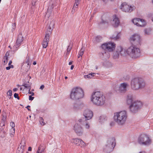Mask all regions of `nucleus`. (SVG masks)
<instances>
[{
  "instance_id": "nucleus-1",
  "label": "nucleus",
  "mask_w": 153,
  "mask_h": 153,
  "mask_svg": "<svg viewBox=\"0 0 153 153\" xmlns=\"http://www.w3.org/2000/svg\"><path fill=\"white\" fill-rule=\"evenodd\" d=\"M91 100L94 105L102 106L105 103V97L102 93L100 92H94L91 94Z\"/></svg>"
},
{
  "instance_id": "nucleus-2",
  "label": "nucleus",
  "mask_w": 153,
  "mask_h": 153,
  "mask_svg": "<svg viewBox=\"0 0 153 153\" xmlns=\"http://www.w3.org/2000/svg\"><path fill=\"white\" fill-rule=\"evenodd\" d=\"M127 117V111H123L115 113L114 119V121L118 125L122 126L125 124Z\"/></svg>"
},
{
  "instance_id": "nucleus-3",
  "label": "nucleus",
  "mask_w": 153,
  "mask_h": 153,
  "mask_svg": "<svg viewBox=\"0 0 153 153\" xmlns=\"http://www.w3.org/2000/svg\"><path fill=\"white\" fill-rule=\"evenodd\" d=\"M145 81L142 78H134L131 81V88L134 90H138L142 89L145 87Z\"/></svg>"
},
{
  "instance_id": "nucleus-4",
  "label": "nucleus",
  "mask_w": 153,
  "mask_h": 153,
  "mask_svg": "<svg viewBox=\"0 0 153 153\" xmlns=\"http://www.w3.org/2000/svg\"><path fill=\"white\" fill-rule=\"evenodd\" d=\"M84 96L83 90L81 88L78 87L73 88L70 94V98L72 100H74L82 98Z\"/></svg>"
},
{
  "instance_id": "nucleus-5",
  "label": "nucleus",
  "mask_w": 153,
  "mask_h": 153,
  "mask_svg": "<svg viewBox=\"0 0 153 153\" xmlns=\"http://www.w3.org/2000/svg\"><path fill=\"white\" fill-rule=\"evenodd\" d=\"M126 51L127 54L132 58H137L140 54V49L135 45L131 46L128 48Z\"/></svg>"
},
{
  "instance_id": "nucleus-6",
  "label": "nucleus",
  "mask_w": 153,
  "mask_h": 153,
  "mask_svg": "<svg viewBox=\"0 0 153 153\" xmlns=\"http://www.w3.org/2000/svg\"><path fill=\"white\" fill-rule=\"evenodd\" d=\"M138 142L141 145L148 146L151 144L152 140L148 135L141 134L138 138Z\"/></svg>"
},
{
  "instance_id": "nucleus-7",
  "label": "nucleus",
  "mask_w": 153,
  "mask_h": 153,
  "mask_svg": "<svg viewBox=\"0 0 153 153\" xmlns=\"http://www.w3.org/2000/svg\"><path fill=\"white\" fill-rule=\"evenodd\" d=\"M115 145V142L114 138H109L103 147V151L106 153L110 152L112 151Z\"/></svg>"
},
{
  "instance_id": "nucleus-8",
  "label": "nucleus",
  "mask_w": 153,
  "mask_h": 153,
  "mask_svg": "<svg viewBox=\"0 0 153 153\" xmlns=\"http://www.w3.org/2000/svg\"><path fill=\"white\" fill-rule=\"evenodd\" d=\"M143 105L142 103L140 101H135L132 103L129 106L130 111L135 113L140 110Z\"/></svg>"
},
{
  "instance_id": "nucleus-9",
  "label": "nucleus",
  "mask_w": 153,
  "mask_h": 153,
  "mask_svg": "<svg viewBox=\"0 0 153 153\" xmlns=\"http://www.w3.org/2000/svg\"><path fill=\"white\" fill-rule=\"evenodd\" d=\"M120 7L122 11L127 13H131L135 8V6L129 5L126 2L122 3Z\"/></svg>"
},
{
  "instance_id": "nucleus-10",
  "label": "nucleus",
  "mask_w": 153,
  "mask_h": 153,
  "mask_svg": "<svg viewBox=\"0 0 153 153\" xmlns=\"http://www.w3.org/2000/svg\"><path fill=\"white\" fill-rule=\"evenodd\" d=\"M102 49L108 52H112L115 48V44L111 42L105 43L102 45Z\"/></svg>"
},
{
  "instance_id": "nucleus-11",
  "label": "nucleus",
  "mask_w": 153,
  "mask_h": 153,
  "mask_svg": "<svg viewBox=\"0 0 153 153\" xmlns=\"http://www.w3.org/2000/svg\"><path fill=\"white\" fill-rule=\"evenodd\" d=\"M126 54V51L123 50L122 47L118 46L117 48L116 51L113 53V57L115 59H118L120 55L124 56Z\"/></svg>"
},
{
  "instance_id": "nucleus-12",
  "label": "nucleus",
  "mask_w": 153,
  "mask_h": 153,
  "mask_svg": "<svg viewBox=\"0 0 153 153\" xmlns=\"http://www.w3.org/2000/svg\"><path fill=\"white\" fill-rule=\"evenodd\" d=\"M73 129L76 134L78 136L82 135L83 132V129L80 124L76 123L74 126Z\"/></svg>"
},
{
  "instance_id": "nucleus-13",
  "label": "nucleus",
  "mask_w": 153,
  "mask_h": 153,
  "mask_svg": "<svg viewBox=\"0 0 153 153\" xmlns=\"http://www.w3.org/2000/svg\"><path fill=\"white\" fill-rule=\"evenodd\" d=\"M130 39L131 42L133 44L137 45L140 44V36L137 34H134L131 36Z\"/></svg>"
},
{
  "instance_id": "nucleus-14",
  "label": "nucleus",
  "mask_w": 153,
  "mask_h": 153,
  "mask_svg": "<svg viewBox=\"0 0 153 153\" xmlns=\"http://www.w3.org/2000/svg\"><path fill=\"white\" fill-rule=\"evenodd\" d=\"M83 116L85 118V120H88L92 118L93 116V114L92 111L87 109L84 111Z\"/></svg>"
},
{
  "instance_id": "nucleus-15",
  "label": "nucleus",
  "mask_w": 153,
  "mask_h": 153,
  "mask_svg": "<svg viewBox=\"0 0 153 153\" xmlns=\"http://www.w3.org/2000/svg\"><path fill=\"white\" fill-rule=\"evenodd\" d=\"M128 85V84L126 83L123 82L121 83L119 87V92L121 93H125L127 91V88Z\"/></svg>"
},
{
  "instance_id": "nucleus-16",
  "label": "nucleus",
  "mask_w": 153,
  "mask_h": 153,
  "mask_svg": "<svg viewBox=\"0 0 153 153\" xmlns=\"http://www.w3.org/2000/svg\"><path fill=\"white\" fill-rule=\"evenodd\" d=\"M23 37L22 36V34L20 33L19 34L18 36L16 45L13 46V48L15 50H17V48L20 46L21 42L23 41Z\"/></svg>"
},
{
  "instance_id": "nucleus-17",
  "label": "nucleus",
  "mask_w": 153,
  "mask_h": 153,
  "mask_svg": "<svg viewBox=\"0 0 153 153\" xmlns=\"http://www.w3.org/2000/svg\"><path fill=\"white\" fill-rule=\"evenodd\" d=\"M72 140L73 142L75 144L81 147L84 146L85 144L84 142L80 139L78 138H73Z\"/></svg>"
},
{
  "instance_id": "nucleus-18",
  "label": "nucleus",
  "mask_w": 153,
  "mask_h": 153,
  "mask_svg": "<svg viewBox=\"0 0 153 153\" xmlns=\"http://www.w3.org/2000/svg\"><path fill=\"white\" fill-rule=\"evenodd\" d=\"M55 21L54 20H52L51 21L47 29L46 34L50 35L52 30L54 28Z\"/></svg>"
},
{
  "instance_id": "nucleus-19",
  "label": "nucleus",
  "mask_w": 153,
  "mask_h": 153,
  "mask_svg": "<svg viewBox=\"0 0 153 153\" xmlns=\"http://www.w3.org/2000/svg\"><path fill=\"white\" fill-rule=\"evenodd\" d=\"M50 35L46 34L45 37L42 43L43 47L44 48H46L48 46L49 40Z\"/></svg>"
},
{
  "instance_id": "nucleus-20",
  "label": "nucleus",
  "mask_w": 153,
  "mask_h": 153,
  "mask_svg": "<svg viewBox=\"0 0 153 153\" xmlns=\"http://www.w3.org/2000/svg\"><path fill=\"white\" fill-rule=\"evenodd\" d=\"M134 100V98L133 94H128L127 95L126 102V103L128 105H130L132 104Z\"/></svg>"
},
{
  "instance_id": "nucleus-21",
  "label": "nucleus",
  "mask_w": 153,
  "mask_h": 153,
  "mask_svg": "<svg viewBox=\"0 0 153 153\" xmlns=\"http://www.w3.org/2000/svg\"><path fill=\"white\" fill-rule=\"evenodd\" d=\"M112 24L115 27H117L120 24L119 19L115 15L114 16V19Z\"/></svg>"
},
{
  "instance_id": "nucleus-22",
  "label": "nucleus",
  "mask_w": 153,
  "mask_h": 153,
  "mask_svg": "<svg viewBox=\"0 0 153 153\" xmlns=\"http://www.w3.org/2000/svg\"><path fill=\"white\" fill-rule=\"evenodd\" d=\"M9 52V51H7L3 59V64L4 65H6L8 62V57L10 55Z\"/></svg>"
},
{
  "instance_id": "nucleus-23",
  "label": "nucleus",
  "mask_w": 153,
  "mask_h": 153,
  "mask_svg": "<svg viewBox=\"0 0 153 153\" xmlns=\"http://www.w3.org/2000/svg\"><path fill=\"white\" fill-rule=\"evenodd\" d=\"M146 22L144 19L140 18L137 26L144 27L146 25Z\"/></svg>"
},
{
  "instance_id": "nucleus-24",
  "label": "nucleus",
  "mask_w": 153,
  "mask_h": 153,
  "mask_svg": "<svg viewBox=\"0 0 153 153\" xmlns=\"http://www.w3.org/2000/svg\"><path fill=\"white\" fill-rule=\"evenodd\" d=\"M31 85V83H30L29 81L26 83H24L22 85V86L25 87V88L29 90H30Z\"/></svg>"
},
{
  "instance_id": "nucleus-25",
  "label": "nucleus",
  "mask_w": 153,
  "mask_h": 153,
  "mask_svg": "<svg viewBox=\"0 0 153 153\" xmlns=\"http://www.w3.org/2000/svg\"><path fill=\"white\" fill-rule=\"evenodd\" d=\"M37 0H32L31 3V9L34 11L36 7V4L37 3Z\"/></svg>"
},
{
  "instance_id": "nucleus-26",
  "label": "nucleus",
  "mask_w": 153,
  "mask_h": 153,
  "mask_svg": "<svg viewBox=\"0 0 153 153\" xmlns=\"http://www.w3.org/2000/svg\"><path fill=\"white\" fill-rule=\"evenodd\" d=\"M152 29L150 28H146L144 29V32L145 35H149L151 33Z\"/></svg>"
},
{
  "instance_id": "nucleus-27",
  "label": "nucleus",
  "mask_w": 153,
  "mask_h": 153,
  "mask_svg": "<svg viewBox=\"0 0 153 153\" xmlns=\"http://www.w3.org/2000/svg\"><path fill=\"white\" fill-rule=\"evenodd\" d=\"M102 40V38L101 36H97L93 39V42L95 43H97L101 42Z\"/></svg>"
},
{
  "instance_id": "nucleus-28",
  "label": "nucleus",
  "mask_w": 153,
  "mask_h": 153,
  "mask_svg": "<svg viewBox=\"0 0 153 153\" xmlns=\"http://www.w3.org/2000/svg\"><path fill=\"white\" fill-rule=\"evenodd\" d=\"M80 1V0H75V2L74 5L73 7V9L75 10L76 8L78 6L79 4V2Z\"/></svg>"
},
{
  "instance_id": "nucleus-29",
  "label": "nucleus",
  "mask_w": 153,
  "mask_h": 153,
  "mask_svg": "<svg viewBox=\"0 0 153 153\" xmlns=\"http://www.w3.org/2000/svg\"><path fill=\"white\" fill-rule=\"evenodd\" d=\"M120 37V35H119L118 33H116L114 34L111 37V39H113L114 40H117Z\"/></svg>"
},
{
  "instance_id": "nucleus-30",
  "label": "nucleus",
  "mask_w": 153,
  "mask_h": 153,
  "mask_svg": "<svg viewBox=\"0 0 153 153\" xmlns=\"http://www.w3.org/2000/svg\"><path fill=\"white\" fill-rule=\"evenodd\" d=\"M6 133V131L4 130L3 128H2L1 129H0V136L2 137L5 136Z\"/></svg>"
},
{
  "instance_id": "nucleus-31",
  "label": "nucleus",
  "mask_w": 153,
  "mask_h": 153,
  "mask_svg": "<svg viewBox=\"0 0 153 153\" xmlns=\"http://www.w3.org/2000/svg\"><path fill=\"white\" fill-rule=\"evenodd\" d=\"M106 120V117L104 116H100L99 118V122L100 123H102Z\"/></svg>"
},
{
  "instance_id": "nucleus-32",
  "label": "nucleus",
  "mask_w": 153,
  "mask_h": 153,
  "mask_svg": "<svg viewBox=\"0 0 153 153\" xmlns=\"http://www.w3.org/2000/svg\"><path fill=\"white\" fill-rule=\"evenodd\" d=\"M140 19V18H134L132 19V22L135 25H136L137 26Z\"/></svg>"
},
{
  "instance_id": "nucleus-33",
  "label": "nucleus",
  "mask_w": 153,
  "mask_h": 153,
  "mask_svg": "<svg viewBox=\"0 0 153 153\" xmlns=\"http://www.w3.org/2000/svg\"><path fill=\"white\" fill-rule=\"evenodd\" d=\"M7 115V114L5 112H4L2 114V118L1 120L4 121H6Z\"/></svg>"
},
{
  "instance_id": "nucleus-34",
  "label": "nucleus",
  "mask_w": 153,
  "mask_h": 153,
  "mask_svg": "<svg viewBox=\"0 0 153 153\" xmlns=\"http://www.w3.org/2000/svg\"><path fill=\"white\" fill-rule=\"evenodd\" d=\"M44 149L42 146L40 145L36 153H41L43 152Z\"/></svg>"
},
{
  "instance_id": "nucleus-35",
  "label": "nucleus",
  "mask_w": 153,
  "mask_h": 153,
  "mask_svg": "<svg viewBox=\"0 0 153 153\" xmlns=\"http://www.w3.org/2000/svg\"><path fill=\"white\" fill-rule=\"evenodd\" d=\"M80 105L77 104H74V105L73 108L75 110H78L80 109Z\"/></svg>"
},
{
  "instance_id": "nucleus-36",
  "label": "nucleus",
  "mask_w": 153,
  "mask_h": 153,
  "mask_svg": "<svg viewBox=\"0 0 153 153\" xmlns=\"http://www.w3.org/2000/svg\"><path fill=\"white\" fill-rule=\"evenodd\" d=\"M85 123V124L84 125L85 128L87 129H89L90 128V124L88 122H86Z\"/></svg>"
},
{
  "instance_id": "nucleus-37",
  "label": "nucleus",
  "mask_w": 153,
  "mask_h": 153,
  "mask_svg": "<svg viewBox=\"0 0 153 153\" xmlns=\"http://www.w3.org/2000/svg\"><path fill=\"white\" fill-rule=\"evenodd\" d=\"M72 47L71 46H70V45H69L67 49V52L66 53V54H68L69 53H70V51H71V49H72Z\"/></svg>"
},
{
  "instance_id": "nucleus-38",
  "label": "nucleus",
  "mask_w": 153,
  "mask_h": 153,
  "mask_svg": "<svg viewBox=\"0 0 153 153\" xmlns=\"http://www.w3.org/2000/svg\"><path fill=\"white\" fill-rule=\"evenodd\" d=\"M84 49L83 48H82L79 53V56H80L81 57H82V56L83 55L84 53Z\"/></svg>"
},
{
  "instance_id": "nucleus-39",
  "label": "nucleus",
  "mask_w": 153,
  "mask_h": 153,
  "mask_svg": "<svg viewBox=\"0 0 153 153\" xmlns=\"http://www.w3.org/2000/svg\"><path fill=\"white\" fill-rule=\"evenodd\" d=\"M108 22V21H105L103 19H102L101 22L99 23V25H101V24H105L106 23H107Z\"/></svg>"
},
{
  "instance_id": "nucleus-40",
  "label": "nucleus",
  "mask_w": 153,
  "mask_h": 153,
  "mask_svg": "<svg viewBox=\"0 0 153 153\" xmlns=\"http://www.w3.org/2000/svg\"><path fill=\"white\" fill-rule=\"evenodd\" d=\"M92 75H91V74H90L87 75H85L84 76V77L85 79L87 78H92Z\"/></svg>"
},
{
  "instance_id": "nucleus-41",
  "label": "nucleus",
  "mask_w": 153,
  "mask_h": 153,
  "mask_svg": "<svg viewBox=\"0 0 153 153\" xmlns=\"http://www.w3.org/2000/svg\"><path fill=\"white\" fill-rule=\"evenodd\" d=\"M7 96H10V97L9 98H11V96L12 94V91L11 90H9L7 93Z\"/></svg>"
},
{
  "instance_id": "nucleus-42",
  "label": "nucleus",
  "mask_w": 153,
  "mask_h": 153,
  "mask_svg": "<svg viewBox=\"0 0 153 153\" xmlns=\"http://www.w3.org/2000/svg\"><path fill=\"white\" fill-rule=\"evenodd\" d=\"M6 121H4L1 120V123L0 124V125L1 126V127L3 128V126H5L6 124Z\"/></svg>"
},
{
  "instance_id": "nucleus-43",
  "label": "nucleus",
  "mask_w": 153,
  "mask_h": 153,
  "mask_svg": "<svg viewBox=\"0 0 153 153\" xmlns=\"http://www.w3.org/2000/svg\"><path fill=\"white\" fill-rule=\"evenodd\" d=\"M40 124L42 125H45V123H44L43 122V119L42 117H40Z\"/></svg>"
},
{
  "instance_id": "nucleus-44",
  "label": "nucleus",
  "mask_w": 153,
  "mask_h": 153,
  "mask_svg": "<svg viewBox=\"0 0 153 153\" xmlns=\"http://www.w3.org/2000/svg\"><path fill=\"white\" fill-rule=\"evenodd\" d=\"M51 12V10H49V9H48V11L47 12L46 14L45 15V16L47 17H49V16H50V13Z\"/></svg>"
},
{
  "instance_id": "nucleus-45",
  "label": "nucleus",
  "mask_w": 153,
  "mask_h": 153,
  "mask_svg": "<svg viewBox=\"0 0 153 153\" xmlns=\"http://www.w3.org/2000/svg\"><path fill=\"white\" fill-rule=\"evenodd\" d=\"M10 132H11V134L13 135V134L15 133V128H12L10 129Z\"/></svg>"
},
{
  "instance_id": "nucleus-46",
  "label": "nucleus",
  "mask_w": 153,
  "mask_h": 153,
  "mask_svg": "<svg viewBox=\"0 0 153 153\" xmlns=\"http://www.w3.org/2000/svg\"><path fill=\"white\" fill-rule=\"evenodd\" d=\"M29 63H27V68H26V69L25 70V71L26 72H27L29 70V68H30V66H29Z\"/></svg>"
},
{
  "instance_id": "nucleus-47",
  "label": "nucleus",
  "mask_w": 153,
  "mask_h": 153,
  "mask_svg": "<svg viewBox=\"0 0 153 153\" xmlns=\"http://www.w3.org/2000/svg\"><path fill=\"white\" fill-rule=\"evenodd\" d=\"M14 68V66L13 65H11L10 66H9L7 67H6V69L7 70H10V68Z\"/></svg>"
},
{
  "instance_id": "nucleus-48",
  "label": "nucleus",
  "mask_w": 153,
  "mask_h": 153,
  "mask_svg": "<svg viewBox=\"0 0 153 153\" xmlns=\"http://www.w3.org/2000/svg\"><path fill=\"white\" fill-rule=\"evenodd\" d=\"M14 97L15 98H17L19 100V94L16 93H15L14 95Z\"/></svg>"
},
{
  "instance_id": "nucleus-49",
  "label": "nucleus",
  "mask_w": 153,
  "mask_h": 153,
  "mask_svg": "<svg viewBox=\"0 0 153 153\" xmlns=\"http://www.w3.org/2000/svg\"><path fill=\"white\" fill-rule=\"evenodd\" d=\"M10 125L11 126L12 128H14V127L15 126L14 123L13 122H11L10 123Z\"/></svg>"
},
{
  "instance_id": "nucleus-50",
  "label": "nucleus",
  "mask_w": 153,
  "mask_h": 153,
  "mask_svg": "<svg viewBox=\"0 0 153 153\" xmlns=\"http://www.w3.org/2000/svg\"><path fill=\"white\" fill-rule=\"evenodd\" d=\"M31 95H30L29 97V100H32L34 99V97H32Z\"/></svg>"
},
{
  "instance_id": "nucleus-51",
  "label": "nucleus",
  "mask_w": 153,
  "mask_h": 153,
  "mask_svg": "<svg viewBox=\"0 0 153 153\" xmlns=\"http://www.w3.org/2000/svg\"><path fill=\"white\" fill-rule=\"evenodd\" d=\"M30 90H29L28 93L30 94H31V96H34V93L33 92L30 91Z\"/></svg>"
},
{
  "instance_id": "nucleus-52",
  "label": "nucleus",
  "mask_w": 153,
  "mask_h": 153,
  "mask_svg": "<svg viewBox=\"0 0 153 153\" xmlns=\"http://www.w3.org/2000/svg\"><path fill=\"white\" fill-rule=\"evenodd\" d=\"M83 121V119H80L78 120V121L81 124L82 123Z\"/></svg>"
},
{
  "instance_id": "nucleus-53",
  "label": "nucleus",
  "mask_w": 153,
  "mask_h": 153,
  "mask_svg": "<svg viewBox=\"0 0 153 153\" xmlns=\"http://www.w3.org/2000/svg\"><path fill=\"white\" fill-rule=\"evenodd\" d=\"M44 88V85H42L41 86L40 88V89L41 90L43 89Z\"/></svg>"
},
{
  "instance_id": "nucleus-54",
  "label": "nucleus",
  "mask_w": 153,
  "mask_h": 153,
  "mask_svg": "<svg viewBox=\"0 0 153 153\" xmlns=\"http://www.w3.org/2000/svg\"><path fill=\"white\" fill-rule=\"evenodd\" d=\"M12 63V61L11 60H10L8 63V65L10 66L11 65V64Z\"/></svg>"
},
{
  "instance_id": "nucleus-55",
  "label": "nucleus",
  "mask_w": 153,
  "mask_h": 153,
  "mask_svg": "<svg viewBox=\"0 0 153 153\" xmlns=\"http://www.w3.org/2000/svg\"><path fill=\"white\" fill-rule=\"evenodd\" d=\"M30 107V106H29V105H28L27 106V107H26V108H27L28 110V111H30V109H29L28 108H29Z\"/></svg>"
},
{
  "instance_id": "nucleus-56",
  "label": "nucleus",
  "mask_w": 153,
  "mask_h": 153,
  "mask_svg": "<svg viewBox=\"0 0 153 153\" xmlns=\"http://www.w3.org/2000/svg\"><path fill=\"white\" fill-rule=\"evenodd\" d=\"M32 150V148L31 147H29L28 148V150L29 151H31Z\"/></svg>"
},
{
  "instance_id": "nucleus-57",
  "label": "nucleus",
  "mask_w": 153,
  "mask_h": 153,
  "mask_svg": "<svg viewBox=\"0 0 153 153\" xmlns=\"http://www.w3.org/2000/svg\"><path fill=\"white\" fill-rule=\"evenodd\" d=\"M17 89H18L17 88H14L13 89V91H14L15 92L17 91Z\"/></svg>"
},
{
  "instance_id": "nucleus-58",
  "label": "nucleus",
  "mask_w": 153,
  "mask_h": 153,
  "mask_svg": "<svg viewBox=\"0 0 153 153\" xmlns=\"http://www.w3.org/2000/svg\"><path fill=\"white\" fill-rule=\"evenodd\" d=\"M74 66L73 65H72L71 67V70L73 69V68H74Z\"/></svg>"
},
{
  "instance_id": "nucleus-59",
  "label": "nucleus",
  "mask_w": 153,
  "mask_h": 153,
  "mask_svg": "<svg viewBox=\"0 0 153 153\" xmlns=\"http://www.w3.org/2000/svg\"><path fill=\"white\" fill-rule=\"evenodd\" d=\"M91 74V75H92V76H94V75H95V73H93L92 74Z\"/></svg>"
},
{
  "instance_id": "nucleus-60",
  "label": "nucleus",
  "mask_w": 153,
  "mask_h": 153,
  "mask_svg": "<svg viewBox=\"0 0 153 153\" xmlns=\"http://www.w3.org/2000/svg\"><path fill=\"white\" fill-rule=\"evenodd\" d=\"M139 153H146L145 151H141V152H139Z\"/></svg>"
},
{
  "instance_id": "nucleus-61",
  "label": "nucleus",
  "mask_w": 153,
  "mask_h": 153,
  "mask_svg": "<svg viewBox=\"0 0 153 153\" xmlns=\"http://www.w3.org/2000/svg\"><path fill=\"white\" fill-rule=\"evenodd\" d=\"M104 54H106V52L105 51H104ZM102 53V55L103 56H104V52H103Z\"/></svg>"
},
{
  "instance_id": "nucleus-62",
  "label": "nucleus",
  "mask_w": 153,
  "mask_h": 153,
  "mask_svg": "<svg viewBox=\"0 0 153 153\" xmlns=\"http://www.w3.org/2000/svg\"><path fill=\"white\" fill-rule=\"evenodd\" d=\"M33 65H36V61H34V62H33Z\"/></svg>"
},
{
  "instance_id": "nucleus-63",
  "label": "nucleus",
  "mask_w": 153,
  "mask_h": 153,
  "mask_svg": "<svg viewBox=\"0 0 153 153\" xmlns=\"http://www.w3.org/2000/svg\"><path fill=\"white\" fill-rule=\"evenodd\" d=\"M72 64V62H69L68 64L70 65H71Z\"/></svg>"
},
{
  "instance_id": "nucleus-64",
  "label": "nucleus",
  "mask_w": 153,
  "mask_h": 153,
  "mask_svg": "<svg viewBox=\"0 0 153 153\" xmlns=\"http://www.w3.org/2000/svg\"><path fill=\"white\" fill-rule=\"evenodd\" d=\"M65 79H66L68 78V77L67 76H66L65 77Z\"/></svg>"
}]
</instances>
